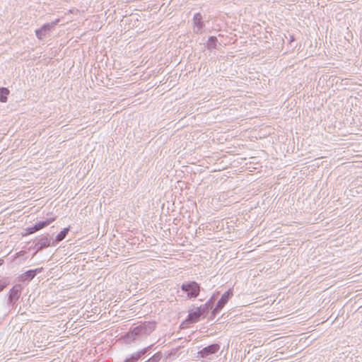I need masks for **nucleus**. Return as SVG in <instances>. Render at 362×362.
Instances as JSON below:
<instances>
[{
	"label": "nucleus",
	"instance_id": "obj_6",
	"mask_svg": "<svg viewBox=\"0 0 362 362\" xmlns=\"http://www.w3.org/2000/svg\"><path fill=\"white\" fill-rule=\"evenodd\" d=\"M218 349L219 345L217 344H213L202 349L198 352V354L201 358H209V356L216 353Z\"/></svg>",
	"mask_w": 362,
	"mask_h": 362
},
{
	"label": "nucleus",
	"instance_id": "obj_8",
	"mask_svg": "<svg viewBox=\"0 0 362 362\" xmlns=\"http://www.w3.org/2000/svg\"><path fill=\"white\" fill-rule=\"evenodd\" d=\"M52 245L53 244L47 235H43L35 241V247L37 248V252Z\"/></svg>",
	"mask_w": 362,
	"mask_h": 362
},
{
	"label": "nucleus",
	"instance_id": "obj_17",
	"mask_svg": "<svg viewBox=\"0 0 362 362\" xmlns=\"http://www.w3.org/2000/svg\"><path fill=\"white\" fill-rule=\"evenodd\" d=\"M158 360L159 358L155 355L151 358L148 359L146 362H158Z\"/></svg>",
	"mask_w": 362,
	"mask_h": 362
},
{
	"label": "nucleus",
	"instance_id": "obj_16",
	"mask_svg": "<svg viewBox=\"0 0 362 362\" xmlns=\"http://www.w3.org/2000/svg\"><path fill=\"white\" fill-rule=\"evenodd\" d=\"M217 38L216 37L211 36L209 38L207 42L208 49L215 48L216 45Z\"/></svg>",
	"mask_w": 362,
	"mask_h": 362
},
{
	"label": "nucleus",
	"instance_id": "obj_4",
	"mask_svg": "<svg viewBox=\"0 0 362 362\" xmlns=\"http://www.w3.org/2000/svg\"><path fill=\"white\" fill-rule=\"evenodd\" d=\"M232 296L233 291L231 289H229L227 291H226L222 295L221 299L218 301L215 308L213 310L212 315L215 316L217 313H218Z\"/></svg>",
	"mask_w": 362,
	"mask_h": 362
},
{
	"label": "nucleus",
	"instance_id": "obj_20",
	"mask_svg": "<svg viewBox=\"0 0 362 362\" xmlns=\"http://www.w3.org/2000/svg\"><path fill=\"white\" fill-rule=\"evenodd\" d=\"M4 261L3 260H0V265H1L3 264Z\"/></svg>",
	"mask_w": 362,
	"mask_h": 362
},
{
	"label": "nucleus",
	"instance_id": "obj_19",
	"mask_svg": "<svg viewBox=\"0 0 362 362\" xmlns=\"http://www.w3.org/2000/svg\"><path fill=\"white\" fill-rule=\"evenodd\" d=\"M5 285L0 283V291H1L4 288H5Z\"/></svg>",
	"mask_w": 362,
	"mask_h": 362
},
{
	"label": "nucleus",
	"instance_id": "obj_14",
	"mask_svg": "<svg viewBox=\"0 0 362 362\" xmlns=\"http://www.w3.org/2000/svg\"><path fill=\"white\" fill-rule=\"evenodd\" d=\"M69 230V228H66L64 229H63L57 236H56V238H55V240L54 241H52V244L54 243V242L56 243H59L60 241H62V240H64L65 238V237L66 236Z\"/></svg>",
	"mask_w": 362,
	"mask_h": 362
},
{
	"label": "nucleus",
	"instance_id": "obj_15",
	"mask_svg": "<svg viewBox=\"0 0 362 362\" xmlns=\"http://www.w3.org/2000/svg\"><path fill=\"white\" fill-rule=\"evenodd\" d=\"M9 90L6 88H0V102L6 103L7 101L8 95H9Z\"/></svg>",
	"mask_w": 362,
	"mask_h": 362
},
{
	"label": "nucleus",
	"instance_id": "obj_5",
	"mask_svg": "<svg viewBox=\"0 0 362 362\" xmlns=\"http://www.w3.org/2000/svg\"><path fill=\"white\" fill-rule=\"evenodd\" d=\"M204 26L202 21V16L199 13L194 14L193 17V31L197 34H201L203 32V28Z\"/></svg>",
	"mask_w": 362,
	"mask_h": 362
},
{
	"label": "nucleus",
	"instance_id": "obj_10",
	"mask_svg": "<svg viewBox=\"0 0 362 362\" xmlns=\"http://www.w3.org/2000/svg\"><path fill=\"white\" fill-rule=\"evenodd\" d=\"M42 271V267L37 268L35 269L28 270V271L25 272V273H23L20 276V280L21 281H30L35 276L37 273H40Z\"/></svg>",
	"mask_w": 362,
	"mask_h": 362
},
{
	"label": "nucleus",
	"instance_id": "obj_12",
	"mask_svg": "<svg viewBox=\"0 0 362 362\" xmlns=\"http://www.w3.org/2000/svg\"><path fill=\"white\" fill-rule=\"evenodd\" d=\"M201 315H202L200 313V310H199L197 308L195 310L189 312L187 320L190 323L196 322L199 320Z\"/></svg>",
	"mask_w": 362,
	"mask_h": 362
},
{
	"label": "nucleus",
	"instance_id": "obj_7",
	"mask_svg": "<svg viewBox=\"0 0 362 362\" xmlns=\"http://www.w3.org/2000/svg\"><path fill=\"white\" fill-rule=\"evenodd\" d=\"M21 285L14 286L9 292L8 303L14 305L18 300L21 293Z\"/></svg>",
	"mask_w": 362,
	"mask_h": 362
},
{
	"label": "nucleus",
	"instance_id": "obj_9",
	"mask_svg": "<svg viewBox=\"0 0 362 362\" xmlns=\"http://www.w3.org/2000/svg\"><path fill=\"white\" fill-rule=\"evenodd\" d=\"M54 221V218H52L47 219L46 221H40L38 223H36V224L35 226L28 228V233L31 234V233H35L37 230L46 227L47 226L50 224Z\"/></svg>",
	"mask_w": 362,
	"mask_h": 362
},
{
	"label": "nucleus",
	"instance_id": "obj_3",
	"mask_svg": "<svg viewBox=\"0 0 362 362\" xmlns=\"http://www.w3.org/2000/svg\"><path fill=\"white\" fill-rule=\"evenodd\" d=\"M59 22L60 19L57 18L50 23L43 25L40 29L35 30L36 37L40 40L43 39Z\"/></svg>",
	"mask_w": 362,
	"mask_h": 362
},
{
	"label": "nucleus",
	"instance_id": "obj_1",
	"mask_svg": "<svg viewBox=\"0 0 362 362\" xmlns=\"http://www.w3.org/2000/svg\"><path fill=\"white\" fill-rule=\"evenodd\" d=\"M155 327L153 322H145L141 323L126 334L125 340L127 341H132L137 338L147 336L155 329Z\"/></svg>",
	"mask_w": 362,
	"mask_h": 362
},
{
	"label": "nucleus",
	"instance_id": "obj_13",
	"mask_svg": "<svg viewBox=\"0 0 362 362\" xmlns=\"http://www.w3.org/2000/svg\"><path fill=\"white\" fill-rule=\"evenodd\" d=\"M214 298V297L211 298V299L206 303L204 305H202L197 308L199 310H200L201 315H203L205 313H207L209 309H211L213 307Z\"/></svg>",
	"mask_w": 362,
	"mask_h": 362
},
{
	"label": "nucleus",
	"instance_id": "obj_11",
	"mask_svg": "<svg viewBox=\"0 0 362 362\" xmlns=\"http://www.w3.org/2000/svg\"><path fill=\"white\" fill-rule=\"evenodd\" d=\"M148 348L133 354L131 357L127 358L124 362H136L143 355L147 352Z\"/></svg>",
	"mask_w": 362,
	"mask_h": 362
},
{
	"label": "nucleus",
	"instance_id": "obj_2",
	"mask_svg": "<svg viewBox=\"0 0 362 362\" xmlns=\"http://www.w3.org/2000/svg\"><path fill=\"white\" fill-rule=\"evenodd\" d=\"M181 289L187 294V298L197 297L200 292V286L196 281H185L181 286Z\"/></svg>",
	"mask_w": 362,
	"mask_h": 362
},
{
	"label": "nucleus",
	"instance_id": "obj_18",
	"mask_svg": "<svg viewBox=\"0 0 362 362\" xmlns=\"http://www.w3.org/2000/svg\"><path fill=\"white\" fill-rule=\"evenodd\" d=\"M24 253H25V251H20L19 252H18V253L16 254V257H19L20 256H21V255H24Z\"/></svg>",
	"mask_w": 362,
	"mask_h": 362
}]
</instances>
